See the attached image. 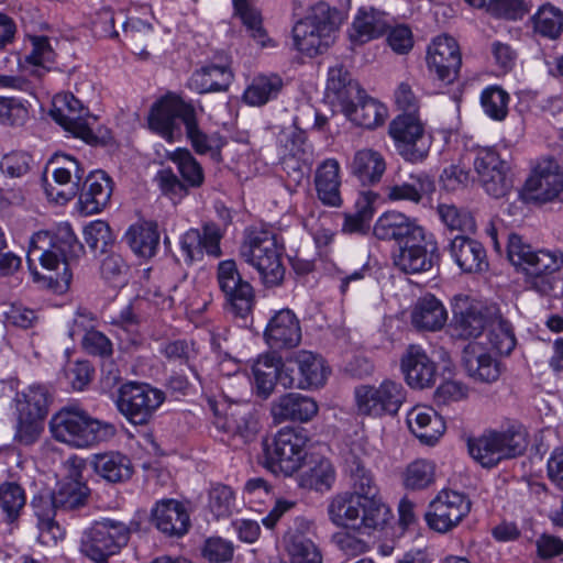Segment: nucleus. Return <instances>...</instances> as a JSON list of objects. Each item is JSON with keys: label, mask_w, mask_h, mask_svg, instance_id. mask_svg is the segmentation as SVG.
<instances>
[{"label": "nucleus", "mask_w": 563, "mask_h": 563, "mask_svg": "<svg viewBox=\"0 0 563 563\" xmlns=\"http://www.w3.org/2000/svg\"><path fill=\"white\" fill-rule=\"evenodd\" d=\"M84 252V245L65 222L53 233L40 231L32 236L27 264L35 282H42L56 294H64L73 278L68 260L78 258Z\"/></svg>", "instance_id": "obj_1"}, {"label": "nucleus", "mask_w": 563, "mask_h": 563, "mask_svg": "<svg viewBox=\"0 0 563 563\" xmlns=\"http://www.w3.org/2000/svg\"><path fill=\"white\" fill-rule=\"evenodd\" d=\"M373 233L380 240H395L399 249L394 253L395 266L406 274L429 271L435 245L429 243L428 250L424 229L405 213H382L373 227Z\"/></svg>", "instance_id": "obj_2"}, {"label": "nucleus", "mask_w": 563, "mask_h": 563, "mask_svg": "<svg viewBox=\"0 0 563 563\" xmlns=\"http://www.w3.org/2000/svg\"><path fill=\"white\" fill-rule=\"evenodd\" d=\"M507 254L511 264L523 274L528 289L543 296L554 290L558 284L555 273L563 266L562 251H534L520 235L511 233L508 236Z\"/></svg>", "instance_id": "obj_3"}, {"label": "nucleus", "mask_w": 563, "mask_h": 563, "mask_svg": "<svg viewBox=\"0 0 563 563\" xmlns=\"http://www.w3.org/2000/svg\"><path fill=\"white\" fill-rule=\"evenodd\" d=\"M53 438L76 449L90 448L115 435L112 423L100 421L77 407H64L49 421Z\"/></svg>", "instance_id": "obj_4"}, {"label": "nucleus", "mask_w": 563, "mask_h": 563, "mask_svg": "<svg viewBox=\"0 0 563 563\" xmlns=\"http://www.w3.org/2000/svg\"><path fill=\"white\" fill-rule=\"evenodd\" d=\"M283 251V244L272 230L263 225L245 229L240 254L258 272L266 286H277L285 277Z\"/></svg>", "instance_id": "obj_5"}, {"label": "nucleus", "mask_w": 563, "mask_h": 563, "mask_svg": "<svg viewBox=\"0 0 563 563\" xmlns=\"http://www.w3.org/2000/svg\"><path fill=\"white\" fill-rule=\"evenodd\" d=\"M327 512L334 526L363 533L383 529L391 518L389 507L371 505L350 492L334 495L329 500Z\"/></svg>", "instance_id": "obj_6"}, {"label": "nucleus", "mask_w": 563, "mask_h": 563, "mask_svg": "<svg viewBox=\"0 0 563 563\" xmlns=\"http://www.w3.org/2000/svg\"><path fill=\"white\" fill-rule=\"evenodd\" d=\"M133 526L137 527L134 522L126 525L110 518L95 521L84 530L79 551L95 563H107L110 556L128 544Z\"/></svg>", "instance_id": "obj_7"}, {"label": "nucleus", "mask_w": 563, "mask_h": 563, "mask_svg": "<svg viewBox=\"0 0 563 563\" xmlns=\"http://www.w3.org/2000/svg\"><path fill=\"white\" fill-rule=\"evenodd\" d=\"M527 445L526 432L515 427L503 431L489 430L467 441L471 456L484 467L521 455Z\"/></svg>", "instance_id": "obj_8"}, {"label": "nucleus", "mask_w": 563, "mask_h": 563, "mask_svg": "<svg viewBox=\"0 0 563 563\" xmlns=\"http://www.w3.org/2000/svg\"><path fill=\"white\" fill-rule=\"evenodd\" d=\"M308 440L302 428H282L271 443L264 444V466L274 474L291 476L302 465Z\"/></svg>", "instance_id": "obj_9"}, {"label": "nucleus", "mask_w": 563, "mask_h": 563, "mask_svg": "<svg viewBox=\"0 0 563 563\" xmlns=\"http://www.w3.org/2000/svg\"><path fill=\"white\" fill-rule=\"evenodd\" d=\"M341 16L338 10L325 3L313 8V13L299 20L292 27V38L298 51L313 56L328 46L331 33L339 26Z\"/></svg>", "instance_id": "obj_10"}, {"label": "nucleus", "mask_w": 563, "mask_h": 563, "mask_svg": "<svg viewBox=\"0 0 563 563\" xmlns=\"http://www.w3.org/2000/svg\"><path fill=\"white\" fill-rule=\"evenodd\" d=\"M562 192L563 170L553 157H543L532 168L525 185L518 191V197L527 205L539 207L561 199Z\"/></svg>", "instance_id": "obj_11"}, {"label": "nucleus", "mask_w": 563, "mask_h": 563, "mask_svg": "<svg viewBox=\"0 0 563 563\" xmlns=\"http://www.w3.org/2000/svg\"><path fill=\"white\" fill-rule=\"evenodd\" d=\"M162 390L148 384L128 383L120 387L118 410L133 424H145L164 402Z\"/></svg>", "instance_id": "obj_12"}, {"label": "nucleus", "mask_w": 563, "mask_h": 563, "mask_svg": "<svg viewBox=\"0 0 563 563\" xmlns=\"http://www.w3.org/2000/svg\"><path fill=\"white\" fill-rule=\"evenodd\" d=\"M389 135L398 154L407 162L420 163L428 156L430 141L424 135L418 113L397 115L389 124Z\"/></svg>", "instance_id": "obj_13"}, {"label": "nucleus", "mask_w": 563, "mask_h": 563, "mask_svg": "<svg viewBox=\"0 0 563 563\" xmlns=\"http://www.w3.org/2000/svg\"><path fill=\"white\" fill-rule=\"evenodd\" d=\"M328 374V367L320 355L301 350L284 362L282 386L286 389L318 388L325 383Z\"/></svg>", "instance_id": "obj_14"}, {"label": "nucleus", "mask_w": 563, "mask_h": 563, "mask_svg": "<svg viewBox=\"0 0 563 563\" xmlns=\"http://www.w3.org/2000/svg\"><path fill=\"white\" fill-rule=\"evenodd\" d=\"M358 411L363 415L380 417L398 412L406 399V390L400 383L384 380L378 387L363 385L355 389Z\"/></svg>", "instance_id": "obj_15"}, {"label": "nucleus", "mask_w": 563, "mask_h": 563, "mask_svg": "<svg viewBox=\"0 0 563 563\" xmlns=\"http://www.w3.org/2000/svg\"><path fill=\"white\" fill-rule=\"evenodd\" d=\"M471 500L455 490H441L430 503L424 518L430 529L446 533L457 527L470 514Z\"/></svg>", "instance_id": "obj_16"}, {"label": "nucleus", "mask_w": 563, "mask_h": 563, "mask_svg": "<svg viewBox=\"0 0 563 563\" xmlns=\"http://www.w3.org/2000/svg\"><path fill=\"white\" fill-rule=\"evenodd\" d=\"M474 168L486 192L495 198L504 197L512 187L508 163L492 147L476 150Z\"/></svg>", "instance_id": "obj_17"}, {"label": "nucleus", "mask_w": 563, "mask_h": 563, "mask_svg": "<svg viewBox=\"0 0 563 563\" xmlns=\"http://www.w3.org/2000/svg\"><path fill=\"white\" fill-rule=\"evenodd\" d=\"M217 280L220 290L236 316L245 317L254 305V291L251 284L244 280L233 260L218 264Z\"/></svg>", "instance_id": "obj_18"}, {"label": "nucleus", "mask_w": 563, "mask_h": 563, "mask_svg": "<svg viewBox=\"0 0 563 563\" xmlns=\"http://www.w3.org/2000/svg\"><path fill=\"white\" fill-rule=\"evenodd\" d=\"M427 65L440 81L452 84L462 65L457 42L448 35L438 36L428 48Z\"/></svg>", "instance_id": "obj_19"}, {"label": "nucleus", "mask_w": 563, "mask_h": 563, "mask_svg": "<svg viewBox=\"0 0 563 563\" xmlns=\"http://www.w3.org/2000/svg\"><path fill=\"white\" fill-rule=\"evenodd\" d=\"M69 463V476L57 484L51 495V504L54 512L70 511L84 507L89 497V488L79 478L85 467V461L71 459Z\"/></svg>", "instance_id": "obj_20"}, {"label": "nucleus", "mask_w": 563, "mask_h": 563, "mask_svg": "<svg viewBox=\"0 0 563 563\" xmlns=\"http://www.w3.org/2000/svg\"><path fill=\"white\" fill-rule=\"evenodd\" d=\"M195 113L194 107L181 99L164 98L153 104L148 124L153 131L170 141L174 135L176 120L180 119L186 126Z\"/></svg>", "instance_id": "obj_21"}, {"label": "nucleus", "mask_w": 563, "mask_h": 563, "mask_svg": "<svg viewBox=\"0 0 563 563\" xmlns=\"http://www.w3.org/2000/svg\"><path fill=\"white\" fill-rule=\"evenodd\" d=\"M461 363L467 376L474 382L490 384L501 374L500 363L479 341H472L463 349Z\"/></svg>", "instance_id": "obj_22"}, {"label": "nucleus", "mask_w": 563, "mask_h": 563, "mask_svg": "<svg viewBox=\"0 0 563 563\" xmlns=\"http://www.w3.org/2000/svg\"><path fill=\"white\" fill-rule=\"evenodd\" d=\"M51 117L55 122L75 136L88 141L92 136V131L85 120L86 111L74 95L64 93L54 98Z\"/></svg>", "instance_id": "obj_23"}, {"label": "nucleus", "mask_w": 563, "mask_h": 563, "mask_svg": "<svg viewBox=\"0 0 563 563\" xmlns=\"http://www.w3.org/2000/svg\"><path fill=\"white\" fill-rule=\"evenodd\" d=\"M221 234L216 224L207 223L203 225V232L198 229L188 230L180 240V250L184 262L188 265L201 261L203 253L219 257Z\"/></svg>", "instance_id": "obj_24"}, {"label": "nucleus", "mask_w": 563, "mask_h": 563, "mask_svg": "<svg viewBox=\"0 0 563 563\" xmlns=\"http://www.w3.org/2000/svg\"><path fill=\"white\" fill-rule=\"evenodd\" d=\"M264 338L273 350L292 349L301 341V328L296 314L289 309L277 311L268 321Z\"/></svg>", "instance_id": "obj_25"}, {"label": "nucleus", "mask_w": 563, "mask_h": 563, "mask_svg": "<svg viewBox=\"0 0 563 563\" xmlns=\"http://www.w3.org/2000/svg\"><path fill=\"white\" fill-rule=\"evenodd\" d=\"M400 366L407 384L412 388L423 389L435 383V364L419 345L411 344L407 347L401 356Z\"/></svg>", "instance_id": "obj_26"}, {"label": "nucleus", "mask_w": 563, "mask_h": 563, "mask_svg": "<svg viewBox=\"0 0 563 563\" xmlns=\"http://www.w3.org/2000/svg\"><path fill=\"white\" fill-rule=\"evenodd\" d=\"M153 525L167 537L180 538L190 527V517L186 507L175 499H163L151 511Z\"/></svg>", "instance_id": "obj_27"}, {"label": "nucleus", "mask_w": 563, "mask_h": 563, "mask_svg": "<svg viewBox=\"0 0 563 563\" xmlns=\"http://www.w3.org/2000/svg\"><path fill=\"white\" fill-rule=\"evenodd\" d=\"M449 251L463 273L478 274L488 269L486 250L476 240L466 235H456L451 241Z\"/></svg>", "instance_id": "obj_28"}, {"label": "nucleus", "mask_w": 563, "mask_h": 563, "mask_svg": "<svg viewBox=\"0 0 563 563\" xmlns=\"http://www.w3.org/2000/svg\"><path fill=\"white\" fill-rule=\"evenodd\" d=\"M318 412L317 402L307 396L289 393L272 402L271 413L276 422L299 421L307 422Z\"/></svg>", "instance_id": "obj_29"}, {"label": "nucleus", "mask_w": 563, "mask_h": 563, "mask_svg": "<svg viewBox=\"0 0 563 563\" xmlns=\"http://www.w3.org/2000/svg\"><path fill=\"white\" fill-rule=\"evenodd\" d=\"M407 423L410 431L428 445H433L445 430L443 419L428 406L412 408L407 415Z\"/></svg>", "instance_id": "obj_30"}, {"label": "nucleus", "mask_w": 563, "mask_h": 563, "mask_svg": "<svg viewBox=\"0 0 563 563\" xmlns=\"http://www.w3.org/2000/svg\"><path fill=\"white\" fill-rule=\"evenodd\" d=\"M112 179L103 170L91 172L79 196L80 211H102L110 202Z\"/></svg>", "instance_id": "obj_31"}, {"label": "nucleus", "mask_w": 563, "mask_h": 563, "mask_svg": "<svg viewBox=\"0 0 563 563\" xmlns=\"http://www.w3.org/2000/svg\"><path fill=\"white\" fill-rule=\"evenodd\" d=\"M485 309L479 303L463 301L453 310V335L462 339H477L487 327Z\"/></svg>", "instance_id": "obj_32"}, {"label": "nucleus", "mask_w": 563, "mask_h": 563, "mask_svg": "<svg viewBox=\"0 0 563 563\" xmlns=\"http://www.w3.org/2000/svg\"><path fill=\"white\" fill-rule=\"evenodd\" d=\"M358 82L351 78L350 73L343 65H335L329 69L325 87V98L328 101L341 109L360 97Z\"/></svg>", "instance_id": "obj_33"}, {"label": "nucleus", "mask_w": 563, "mask_h": 563, "mask_svg": "<svg viewBox=\"0 0 563 563\" xmlns=\"http://www.w3.org/2000/svg\"><path fill=\"white\" fill-rule=\"evenodd\" d=\"M93 472L109 483H121L132 476L133 467L130 459L120 452L93 454L89 461Z\"/></svg>", "instance_id": "obj_34"}, {"label": "nucleus", "mask_w": 563, "mask_h": 563, "mask_svg": "<svg viewBox=\"0 0 563 563\" xmlns=\"http://www.w3.org/2000/svg\"><path fill=\"white\" fill-rule=\"evenodd\" d=\"M386 15L374 8H361L352 23L349 36L354 44L367 43L386 33Z\"/></svg>", "instance_id": "obj_35"}, {"label": "nucleus", "mask_w": 563, "mask_h": 563, "mask_svg": "<svg viewBox=\"0 0 563 563\" xmlns=\"http://www.w3.org/2000/svg\"><path fill=\"white\" fill-rule=\"evenodd\" d=\"M343 113L355 124L374 129L382 124L386 114V108L375 99L368 97L363 89L360 97L349 102L342 109Z\"/></svg>", "instance_id": "obj_36"}, {"label": "nucleus", "mask_w": 563, "mask_h": 563, "mask_svg": "<svg viewBox=\"0 0 563 563\" xmlns=\"http://www.w3.org/2000/svg\"><path fill=\"white\" fill-rule=\"evenodd\" d=\"M257 396L267 399L278 382L282 385L284 363L275 354H265L257 358L252 367Z\"/></svg>", "instance_id": "obj_37"}, {"label": "nucleus", "mask_w": 563, "mask_h": 563, "mask_svg": "<svg viewBox=\"0 0 563 563\" xmlns=\"http://www.w3.org/2000/svg\"><path fill=\"white\" fill-rule=\"evenodd\" d=\"M446 319L444 306L430 294L421 297L411 312L412 325L422 331H438L443 328Z\"/></svg>", "instance_id": "obj_38"}, {"label": "nucleus", "mask_w": 563, "mask_h": 563, "mask_svg": "<svg viewBox=\"0 0 563 563\" xmlns=\"http://www.w3.org/2000/svg\"><path fill=\"white\" fill-rule=\"evenodd\" d=\"M124 238L135 255L151 258L156 254L159 244L158 225L154 221L136 222L128 229Z\"/></svg>", "instance_id": "obj_39"}, {"label": "nucleus", "mask_w": 563, "mask_h": 563, "mask_svg": "<svg viewBox=\"0 0 563 563\" xmlns=\"http://www.w3.org/2000/svg\"><path fill=\"white\" fill-rule=\"evenodd\" d=\"M233 75L223 65H207L196 70L189 79V87L199 93L228 90Z\"/></svg>", "instance_id": "obj_40"}, {"label": "nucleus", "mask_w": 563, "mask_h": 563, "mask_svg": "<svg viewBox=\"0 0 563 563\" xmlns=\"http://www.w3.org/2000/svg\"><path fill=\"white\" fill-rule=\"evenodd\" d=\"M335 478L336 472L332 462L327 457H319L311 461L308 470L300 474L299 485L302 488L324 493L332 488Z\"/></svg>", "instance_id": "obj_41"}, {"label": "nucleus", "mask_w": 563, "mask_h": 563, "mask_svg": "<svg viewBox=\"0 0 563 563\" xmlns=\"http://www.w3.org/2000/svg\"><path fill=\"white\" fill-rule=\"evenodd\" d=\"M100 278L111 286H121L126 283L130 266L123 256L113 247L97 255Z\"/></svg>", "instance_id": "obj_42"}, {"label": "nucleus", "mask_w": 563, "mask_h": 563, "mask_svg": "<svg viewBox=\"0 0 563 563\" xmlns=\"http://www.w3.org/2000/svg\"><path fill=\"white\" fill-rule=\"evenodd\" d=\"M386 169L383 156L373 150L357 151L352 162V173L362 183H377Z\"/></svg>", "instance_id": "obj_43"}, {"label": "nucleus", "mask_w": 563, "mask_h": 563, "mask_svg": "<svg viewBox=\"0 0 563 563\" xmlns=\"http://www.w3.org/2000/svg\"><path fill=\"white\" fill-rule=\"evenodd\" d=\"M18 413L22 417L44 419L48 410V394L43 386H31L15 397Z\"/></svg>", "instance_id": "obj_44"}, {"label": "nucleus", "mask_w": 563, "mask_h": 563, "mask_svg": "<svg viewBox=\"0 0 563 563\" xmlns=\"http://www.w3.org/2000/svg\"><path fill=\"white\" fill-rule=\"evenodd\" d=\"M45 168L52 173L53 183L60 187H68L73 183L78 185L85 175L79 162L67 155L55 156Z\"/></svg>", "instance_id": "obj_45"}, {"label": "nucleus", "mask_w": 563, "mask_h": 563, "mask_svg": "<svg viewBox=\"0 0 563 563\" xmlns=\"http://www.w3.org/2000/svg\"><path fill=\"white\" fill-rule=\"evenodd\" d=\"M350 478L352 494H356L360 498L368 504L375 503L379 507H388L379 497V488L373 473L367 468H358L357 471L345 472Z\"/></svg>", "instance_id": "obj_46"}, {"label": "nucleus", "mask_w": 563, "mask_h": 563, "mask_svg": "<svg viewBox=\"0 0 563 563\" xmlns=\"http://www.w3.org/2000/svg\"><path fill=\"white\" fill-rule=\"evenodd\" d=\"M283 87V80L277 75L257 76L245 90L243 98L251 106H262L277 96Z\"/></svg>", "instance_id": "obj_47"}, {"label": "nucleus", "mask_w": 563, "mask_h": 563, "mask_svg": "<svg viewBox=\"0 0 563 563\" xmlns=\"http://www.w3.org/2000/svg\"><path fill=\"white\" fill-rule=\"evenodd\" d=\"M534 31L555 40L563 32V11L550 3L543 4L533 16Z\"/></svg>", "instance_id": "obj_48"}, {"label": "nucleus", "mask_w": 563, "mask_h": 563, "mask_svg": "<svg viewBox=\"0 0 563 563\" xmlns=\"http://www.w3.org/2000/svg\"><path fill=\"white\" fill-rule=\"evenodd\" d=\"M169 159L176 164L186 187L198 188L203 184V169L188 150H176L169 155Z\"/></svg>", "instance_id": "obj_49"}, {"label": "nucleus", "mask_w": 563, "mask_h": 563, "mask_svg": "<svg viewBox=\"0 0 563 563\" xmlns=\"http://www.w3.org/2000/svg\"><path fill=\"white\" fill-rule=\"evenodd\" d=\"M487 341L490 350L508 355L516 346V338L510 323L498 319L489 323Z\"/></svg>", "instance_id": "obj_50"}, {"label": "nucleus", "mask_w": 563, "mask_h": 563, "mask_svg": "<svg viewBox=\"0 0 563 563\" xmlns=\"http://www.w3.org/2000/svg\"><path fill=\"white\" fill-rule=\"evenodd\" d=\"M124 36L136 55L142 58L147 57L148 53L145 47L153 41V29L151 24L139 19H132L124 23Z\"/></svg>", "instance_id": "obj_51"}, {"label": "nucleus", "mask_w": 563, "mask_h": 563, "mask_svg": "<svg viewBox=\"0 0 563 563\" xmlns=\"http://www.w3.org/2000/svg\"><path fill=\"white\" fill-rule=\"evenodd\" d=\"M290 563H321L322 556L314 542L301 533H294L288 544Z\"/></svg>", "instance_id": "obj_52"}, {"label": "nucleus", "mask_w": 563, "mask_h": 563, "mask_svg": "<svg viewBox=\"0 0 563 563\" xmlns=\"http://www.w3.org/2000/svg\"><path fill=\"white\" fill-rule=\"evenodd\" d=\"M233 4L250 35L261 46H266L268 38L262 25V18L258 11L251 5L250 0H233Z\"/></svg>", "instance_id": "obj_53"}, {"label": "nucleus", "mask_w": 563, "mask_h": 563, "mask_svg": "<svg viewBox=\"0 0 563 563\" xmlns=\"http://www.w3.org/2000/svg\"><path fill=\"white\" fill-rule=\"evenodd\" d=\"M509 95L503 88L492 86L486 88L481 96L484 112L496 121H503L508 113Z\"/></svg>", "instance_id": "obj_54"}, {"label": "nucleus", "mask_w": 563, "mask_h": 563, "mask_svg": "<svg viewBox=\"0 0 563 563\" xmlns=\"http://www.w3.org/2000/svg\"><path fill=\"white\" fill-rule=\"evenodd\" d=\"M84 236L89 249L98 254L113 247L115 240L110 225L102 220H96L86 225Z\"/></svg>", "instance_id": "obj_55"}, {"label": "nucleus", "mask_w": 563, "mask_h": 563, "mask_svg": "<svg viewBox=\"0 0 563 563\" xmlns=\"http://www.w3.org/2000/svg\"><path fill=\"white\" fill-rule=\"evenodd\" d=\"M25 505V495L22 487L15 483L0 485V508L9 520L15 519Z\"/></svg>", "instance_id": "obj_56"}, {"label": "nucleus", "mask_w": 563, "mask_h": 563, "mask_svg": "<svg viewBox=\"0 0 563 563\" xmlns=\"http://www.w3.org/2000/svg\"><path fill=\"white\" fill-rule=\"evenodd\" d=\"M434 466L426 460H418L408 465L405 473L407 488L421 489L433 482Z\"/></svg>", "instance_id": "obj_57"}, {"label": "nucleus", "mask_w": 563, "mask_h": 563, "mask_svg": "<svg viewBox=\"0 0 563 563\" xmlns=\"http://www.w3.org/2000/svg\"><path fill=\"white\" fill-rule=\"evenodd\" d=\"M373 451L374 449L366 439L358 438L353 440L344 453L345 472L367 467Z\"/></svg>", "instance_id": "obj_58"}, {"label": "nucleus", "mask_w": 563, "mask_h": 563, "mask_svg": "<svg viewBox=\"0 0 563 563\" xmlns=\"http://www.w3.org/2000/svg\"><path fill=\"white\" fill-rule=\"evenodd\" d=\"M243 498L251 508L260 510V507L273 499L272 486L262 477H254L245 483Z\"/></svg>", "instance_id": "obj_59"}, {"label": "nucleus", "mask_w": 563, "mask_h": 563, "mask_svg": "<svg viewBox=\"0 0 563 563\" xmlns=\"http://www.w3.org/2000/svg\"><path fill=\"white\" fill-rule=\"evenodd\" d=\"M234 495L227 485H216L209 493V507L217 517H225L231 512Z\"/></svg>", "instance_id": "obj_60"}, {"label": "nucleus", "mask_w": 563, "mask_h": 563, "mask_svg": "<svg viewBox=\"0 0 563 563\" xmlns=\"http://www.w3.org/2000/svg\"><path fill=\"white\" fill-rule=\"evenodd\" d=\"M227 428L233 434L249 441L255 434L256 423L250 412L234 410L227 419Z\"/></svg>", "instance_id": "obj_61"}, {"label": "nucleus", "mask_w": 563, "mask_h": 563, "mask_svg": "<svg viewBox=\"0 0 563 563\" xmlns=\"http://www.w3.org/2000/svg\"><path fill=\"white\" fill-rule=\"evenodd\" d=\"M93 373L89 362L77 361L66 368L65 375L74 390H84L90 384Z\"/></svg>", "instance_id": "obj_62"}, {"label": "nucleus", "mask_w": 563, "mask_h": 563, "mask_svg": "<svg viewBox=\"0 0 563 563\" xmlns=\"http://www.w3.org/2000/svg\"><path fill=\"white\" fill-rule=\"evenodd\" d=\"M27 109L12 98L0 97V122L9 125H22L27 119Z\"/></svg>", "instance_id": "obj_63"}, {"label": "nucleus", "mask_w": 563, "mask_h": 563, "mask_svg": "<svg viewBox=\"0 0 563 563\" xmlns=\"http://www.w3.org/2000/svg\"><path fill=\"white\" fill-rule=\"evenodd\" d=\"M487 12L507 20H517L523 16L526 9L521 0H490Z\"/></svg>", "instance_id": "obj_64"}]
</instances>
